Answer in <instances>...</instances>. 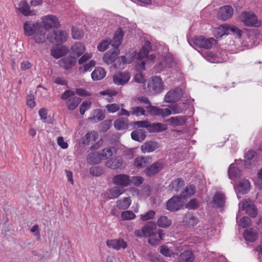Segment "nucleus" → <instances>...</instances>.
<instances>
[{
	"instance_id": "nucleus-1",
	"label": "nucleus",
	"mask_w": 262,
	"mask_h": 262,
	"mask_svg": "<svg viewBox=\"0 0 262 262\" xmlns=\"http://www.w3.org/2000/svg\"><path fill=\"white\" fill-rule=\"evenodd\" d=\"M61 98L66 101V105L69 110H75L81 101V99L75 96V92L71 90H66L62 94Z\"/></svg>"
},
{
	"instance_id": "nucleus-2",
	"label": "nucleus",
	"mask_w": 262,
	"mask_h": 262,
	"mask_svg": "<svg viewBox=\"0 0 262 262\" xmlns=\"http://www.w3.org/2000/svg\"><path fill=\"white\" fill-rule=\"evenodd\" d=\"M189 44L192 46H195L200 48L206 49H211L212 45L216 43V40L213 38H206L202 36H195L192 40L189 41Z\"/></svg>"
},
{
	"instance_id": "nucleus-3",
	"label": "nucleus",
	"mask_w": 262,
	"mask_h": 262,
	"mask_svg": "<svg viewBox=\"0 0 262 262\" xmlns=\"http://www.w3.org/2000/svg\"><path fill=\"white\" fill-rule=\"evenodd\" d=\"M68 37V33L66 31L53 30L48 34V40L52 43L60 45L67 40Z\"/></svg>"
},
{
	"instance_id": "nucleus-4",
	"label": "nucleus",
	"mask_w": 262,
	"mask_h": 262,
	"mask_svg": "<svg viewBox=\"0 0 262 262\" xmlns=\"http://www.w3.org/2000/svg\"><path fill=\"white\" fill-rule=\"evenodd\" d=\"M239 19L247 26L257 27L260 25V22L258 20L257 16L251 12H243Z\"/></svg>"
},
{
	"instance_id": "nucleus-5",
	"label": "nucleus",
	"mask_w": 262,
	"mask_h": 262,
	"mask_svg": "<svg viewBox=\"0 0 262 262\" xmlns=\"http://www.w3.org/2000/svg\"><path fill=\"white\" fill-rule=\"evenodd\" d=\"M184 204L182 196L176 195L167 201L166 209L171 212L177 211L183 207Z\"/></svg>"
},
{
	"instance_id": "nucleus-6",
	"label": "nucleus",
	"mask_w": 262,
	"mask_h": 262,
	"mask_svg": "<svg viewBox=\"0 0 262 262\" xmlns=\"http://www.w3.org/2000/svg\"><path fill=\"white\" fill-rule=\"evenodd\" d=\"M164 167V162L159 160L146 167L144 170V173L147 177H151L158 174L163 169Z\"/></svg>"
},
{
	"instance_id": "nucleus-7",
	"label": "nucleus",
	"mask_w": 262,
	"mask_h": 262,
	"mask_svg": "<svg viewBox=\"0 0 262 262\" xmlns=\"http://www.w3.org/2000/svg\"><path fill=\"white\" fill-rule=\"evenodd\" d=\"M145 107L147 113L151 115L160 116L164 118L171 114V111L168 108H161L151 104Z\"/></svg>"
},
{
	"instance_id": "nucleus-8",
	"label": "nucleus",
	"mask_w": 262,
	"mask_h": 262,
	"mask_svg": "<svg viewBox=\"0 0 262 262\" xmlns=\"http://www.w3.org/2000/svg\"><path fill=\"white\" fill-rule=\"evenodd\" d=\"M183 94L180 88H177L169 91L165 96L164 100L167 103H174L178 101L182 97Z\"/></svg>"
},
{
	"instance_id": "nucleus-9",
	"label": "nucleus",
	"mask_w": 262,
	"mask_h": 262,
	"mask_svg": "<svg viewBox=\"0 0 262 262\" xmlns=\"http://www.w3.org/2000/svg\"><path fill=\"white\" fill-rule=\"evenodd\" d=\"M148 88L154 93H160L163 90V83L162 79L159 76H155L150 81Z\"/></svg>"
},
{
	"instance_id": "nucleus-10",
	"label": "nucleus",
	"mask_w": 262,
	"mask_h": 262,
	"mask_svg": "<svg viewBox=\"0 0 262 262\" xmlns=\"http://www.w3.org/2000/svg\"><path fill=\"white\" fill-rule=\"evenodd\" d=\"M41 24L46 28V30L50 29L52 27L58 28L60 26L59 23L57 18L53 15H48L44 17Z\"/></svg>"
},
{
	"instance_id": "nucleus-11",
	"label": "nucleus",
	"mask_w": 262,
	"mask_h": 262,
	"mask_svg": "<svg viewBox=\"0 0 262 262\" xmlns=\"http://www.w3.org/2000/svg\"><path fill=\"white\" fill-rule=\"evenodd\" d=\"M38 29L34 33L33 35V39L37 43H42L44 42L46 39L48 40V35H47V30L46 28L41 24V26L38 27Z\"/></svg>"
},
{
	"instance_id": "nucleus-12",
	"label": "nucleus",
	"mask_w": 262,
	"mask_h": 262,
	"mask_svg": "<svg viewBox=\"0 0 262 262\" xmlns=\"http://www.w3.org/2000/svg\"><path fill=\"white\" fill-rule=\"evenodd\" d=\"M233 14V9L229 5L221 7L217 13V17L223 20H226L230 18Z\"/></svg>"
},
{
	"instance_id": "nucleus-13",
	"label": "nucleus",
	"mask_w": 262,
	"mask_h": 262,
	"mask_svg": "<svg viewBox=\"0 0 262 262\" xmlns=\"http://www.w3.org/2000/svg\"><path fill=\"white\" fill-rule=\"evenodd\" d=\"M130 77L128 72H118L113 76V81L117 85H123L129 81Z\"/></svg>"
},
{
	"instance_id": "nucleus-14",
	"label": "nucleus",
	"mask_w": 262,
	"mask_h": 262,
	"mask_svg": "<svg viewBox=\"0 0 262 262\" xmlns=\"http://www.w3.org/2000/svg\"><path fill=\"white\" fill-rule=\"evenodd\" d=\"M113 183L122 187L128 186L130 183L129 177L125 174H119L115 176L113 179Z\"/></svg>"
},
{
	"instance_id": "nucleus-15",
	"label": "nucleus",
	"mask_w": 262,
	"mask_h": 262,
	"mask_svg": "<svg viewBox=\"0 0 262 262\" xmlns=\"http://www.w3.org/2000/svg\"><path fill=\"white\" fill-rule=\"evenodd\" d=\"M41 24L39 23H34L32 21H26L24 24L25 35L29 36H32Z\"/></svg>"
},
{
	"instance_id": "nucleus-16",
	"label": "nucleus",
	"mask_w": 262,
	"mask_h": 262,
	"mask_svg": "<svg viewBox=\"0 0 262 262\" xmlns=\"http://www.w3.org/2000/svg\"><path fill=\"white\" fill-rule=\"evenodd\" d=\"M119 53V49L113 48L105 53L103 57V60L107 64H111L117 58Z\"/></svg>"
},
{
	"instance_id": "nucleus-17",
	"label": "nucleus",
	"mask_w": 262,
	"mask_h": 262,
	"mask_svg": "<svg viewBox=\"0 0 262 262\" xmlns=\"http://www.w3.org/2000/svg\"><path fill=\"white\" fill-rule=\"evenodd\" d=\"M58 64L60 67L65 70L72 68L76 62V57L75 56H69L65 57L58 61Z\"/></svg>"
},
{
	"instance_id": "nucleus-18",
	"label": "nucleus",
	"mask_w": 262,
	"mask_h": 262,
	"mask_svg": "<svg viewBox=\"0 0 262 262\" xmlns=\"http://www.w3.org/2000/svg\"><path fill=\"white\" fill-rule=\"evenodd\" d=\"M105 165L108 168L112 169H118L123 167V160L120 157H114L107 160Z\"/></svg>"
},
{
	"instance_id": "nucleus-19",
	"label": "nucleus",
	"mask_w": 262,
	"mask_h": 262,
	"mask_svg": "<svg viewBox=\"0 0 262 262\" xmlns=\"http://www.w3.org/2000/svg\"><path fill=\"white\" fill-rule=\"evenodd\" d=\"M245 165L246 168L255 166L257 163V154L253 150H249L245 156Z\"/></svg>"
},
{
	"instance_id": "nucleus-20",
	"label": "nucleus",
	"mask_w": 262,
	"mask_h": 262,
	"mask_svg": "<svg viewBox=\"0 0 262 262\" xmlns=\"http://www.w3.org/2000/svg\"><path fill=\"white\" fill-rule=\"evenodd\" d=\"M106 244L108 247L116 250H119L121 248L125 249L127 246L126 242L122 238L108 240L106 242Z\"/></svg>"
},
{
	"instance_id": "nucleus-21",
	"label": "nucleus",
	"mask_w": 262,
	"mask_h": 262,
	"mask_svg": "<svg viewBox=\"0 0 262 262\" xmlns=\"http://www.w3.org/2000/svg\"><path fill=\"white\" fill-rule=\"evenodd\" d=\"M123 35L124 33L122 30L118 29L115 33L113 38L109 40L110 44L113 47V48L118 49L119 46L122 42Z\"/></svg>"
},
{
	"instance_id": "nucleus-22",
	"label": "nucleus",
	"mask_w": 262,
	"mask_h": 262,
	"mask_svg": "<svg viewBox=\"0 0 262 262\" xmlns=\"http://www.w3.org/2000/svg\"><path fill=\"white\" fill-rule=\"evenodd\" d=\"M125 191V189L121 186H116L109 189L107 192V196L109 199L118 198Z\"/></svg>"
},
{
	"instance_id": "nucleus-23",
	"label": "nucleus",
	"mask_w": 262,
	"mask_h": 262,
	"mask_svg": "<svg viewBox=\"0 0 262 262\" xmlns=\"http://www.w3.org/2000/svg\"><path fill=\"white\" fill-rule=\"evenodd\" d=\"M186 121L185 116L172 117L165 120L169 124L173 127L182 126L184 125Z\"/></svg>"
},
{
	"instance_id": "nucleus-24",
	"label": "nucleus",
	"mask_w": 262,
	"mask_h": 262,
	"mask_svg": "<svg viewBox=\"0 0 262 262\" xmlns=\"http://www.w3.org/2000/svg\"><path fill=\"white\" fill-rule=\"evenodd\" d=\"M244 237L246 241L253 242L257 239L258 233L256 230L250 228L244 231Z\"/></svg>"
},
{
	"instance_id": "nucleus-25",
	"label": "nucleus",
	"mask_w": 262,
	"mask_h": 262,
	"mask_svg": "<svg viewBox=\"0 0 262 262\" xmlns=\"http://www.w3.org/2000/svg\"><path fill=\"white\" fill-rule=\"evenodd\" d=\"M159 147V144L157 142L149 141L144 143L141 147V151L143 153L154 151Z\"/></svg>"
},
{
	"instance_id": "nucleus-26",
	"label": "nucleus",
	"mask_w": 262,
	"mask_h": 262,
	"mask_svg": "<svg viewBox=\"0 0 262 262\" xmlns=\"http://www.w3.org/2000/svg\"><path fill=\"white\" fill-rule=\"evenodd\" d=\"M151 158L150 157H138L134 161V165L137 168H142L146 167L148 164H150Z\"/></svg>"
},
{
	"instance_id": "nucleus-27",
	"label": "nucleus",
	"mask_w": 262,
	"mask_h": 262,
	"mask_svg": "<svg viewBox=\"0 0 262 262\" xmlns=\"http://www.w3.org/2000/svg\"><path fill=\"white\" fill-rule=\"evenodd\" d=\"M225 196L221 192H216L213 196V206L217 208H222L225 205Z\"/></svg>"
},
{
	"instance_id": "nucleus-28",
	"label": "nucleus",
	"mask_w": 262,
	"mask_h": 262,
	"mask_svg": "<svg viewBox=\"0 0 262 262\" xmlns=\"http://www.w3.org/2000/svg\"><path fill=\"white\" fill-rule=\"evenodd\" d=\"M150 50H151L150 42L146 40L138 53V59L141 60L147 57Z\"/></svg>"
},
{
	"instance_id": "nucleus-29",
	"label": "nucleus",
	"mask_w": 262,
	"mask_h": 262,
	"mask_svg": "<svg viewBox=\"0 0 262 262\" xmlns=\"http://www.w3.org/2000/svg\"><path fill=\"white\" fill-rule=\"evenodd\" d=\"M250 184L247 179H242L237 186V191L242 194L247 193L250 190Z\"/></svg>"
},
{
	"instance_id": "nucleus-30",
	"label": "nucleus",
	"mask_w": 262,
	"mask_h": 262,
	"mask_svg": "<svg viewBox=\"0 0 262 262\" xmlns=\"http://www.w3.org/2000/svg\"><path fill=\"white\" fill-rule=\"evenodd\" d=\"M183 222L185 225L193 227L198 224V219L193 216L192 213H187L184 215Z\"/></svg>"
},
{
	"instance_id": "nucleus-31",
	"label": "nucleus",
	"mask_w": 262,
	"mask_h": 262,
	"mask_svg": "<svg viewBox=\"0 0 262 262\" xmlns=\"http://www.w3.org/2000/svg\"><path fill=\"white\" fill-rule=\"evenodd\" d=\"M242 208L243 210H245L247 213L251 217H255L257 214L255 206L253 204H248L247 201L243 202Z\"/></svg>"
},
{
	"instance_id": "nucleus-32",
	"label": "nucleus",
	"mask_w": 262,
	"mask_h": 262,
	"mask_svg": "<svg viewBox=\"0 0 262 262\" xmlns=\"http://www.w3.org/2000/svg\"><path fill=\"white\" fill-rule=\"evenodd\" d=\"M193 253L189 250H186L181 253L178 257L180 262H193L194 260Z\"/></svg>"
},
{
	"instance_id": "nucleus-33",
	"label": "nucleus",
	"mask_w": 262,
	"mask_h": 262,
	"mask_svg": "<svg viewBox=\"0 0 262 262\" xmlns=\"http://www.w3.org/2000/svg\"><path fill=\"white\" fill-rule=\"evenodd\" d=\"M71 50L72 53L76 56L77 58L83 53L85 51V47L82 43L78 42L73 45Z\"/></svg>"
},
{
	"instance_id": "nucleus-34",
	"label": "nucleus",
	"mask_w": 262,
	"mask_h": 262,
	"mask_svg": "<svg viewBox=\"0 0 262 262\" xmlns=\"http://www.w3.org/2000/svg\"><path fill=\"white\" fill-rule=\"evenodd\" d=\"M242 175V171L237 167L234 166V164L230 165L228 169V176L229 179L235 180L241 177Z\"/></svg>"
},
{
	"instance_id": "nucleus-35",
	"label": "nucleus",
	"mask_w": 262,
	"mask_h": 262,
	"mask_svg": "<svg viewBox=\"0 0 262 262\" xmlns=\"http://www.w3.org/2000/svg\"><path fill=\"white\" fill-rule=\"evenodd\" d=\"M167 128V124L161 123H149L148 130L150 132H162L166 130Z\"/></svg>"
},
{
	"instance_id": "nucleus-36",
	"label": "nucleus",
	"mask_w": 262,
	"mask_h": 262,
	"mask_svg": "<svg viewBox=\"0 0 262 262\" xmlns=\"http://www.w3.org/2000/svg\"><path fill=\"white\" fill-rule=\"evenodd\" d=\"M67 53V50L64 47H53L51 49V55L56 58H59L64 56Z\"/></svg>"
},
{
	"instance_id": "nucleus-37",
	"label": "nucleus",
	"mask_w": 262,
	"mask_h": 262,
	"mask_svg": "<svg viewBox=\"0 0 262 262\" xmlns=\"http://www.w3.org/2000/svg\"><path fill=\"white\" fill-rule=\"evenodd\" d=\"M184 186V182L181 178H177L172 181L169 185V189L172 191L178 192Z\"/></svg>"
},
{
	"instance_id": "nucleus-38",
	"label": "nucleus",
	"mask_w": 262,
	"mask_h": 262,
	"mask_svg": "<svg viewBox=\"0 0 262 262\" xmlns=\"http://www.w3.org/2000/svg\"><path fill=\"white\" fill-rule=\"evenodd\" d=\"M128 119L125 117H120L114 122L115 127L118 130H123L128 127Z\"/></svg>"
},
{
	"instance_id": "nucleus-39",
	"label": "nucleus",
	"mask_w": 262,
	"mask_h": 262,
	"mask_svg": "<svg viewBox=\"0 0 262 262\" xmlns=\"http://www.w3.org/2000/svg\"><path fill=\"white\" fill-rule=\"evenodd\" d=\"M106 75L104 69L101 67H98L92 73L91 77L94 80H99L103 78Z\"/></svg>"
},
{
	"instance_id": "nucleus-40",
	"label": "nucleus",
	"mask_w": 262,
	"mask_h": 262,
	"mask_svg": "<svg viewBox=\"0 0 262 262\" xmlns=\"http://www.w3.org/2000/svg\"><path fill=\"white\" fill-rule=\"evenodd\" d=\"M146 134L143 129H137L133 131L131 133L132 138L135 141L141 142L146 138Z\"/></svg>"
},
{
	"instance_id": "nucleus-41",
	"label": "nucleus",
	"mask_w": 262,
	"mask_h": 262,
	"mask_svg": "<svg viewBox=\"0 0 262 262\" xmlns=\"http://www.w3.org/2000/svg\"><path fill=\"white\" fill-rule=\"evenodd\" d=\"M101 156L99 152H91L88 156V162L91 164L99 163L101 161Z\"/></svg>"
},
{
	"instance_id": "nucleus-42",
	"label": "nucleus",
	"mask_w": 262,
	"mask_h": 262,
	"mask_svg": "<svg viewBox=\"0 0 262 262\" xmlns=\"http://www.w3.org/2000/svg\"><path fill=\"white\" fill-rule=\"evenodd\" d=\"M195 191L196 190L195 186L192 185H190L186 187L185 189L182 192L180 195L182 196L183 199L185 200L187 197H190L193 195L195 193Z\"/></svg>"
},
{
	"instance_id": "nucleus-43",
	"label": "nucleus",
	"mask_w": 262,
	"mask_h": 262,
	"mask_svg": "<svg viewBox=\"0 0 262 262\" xmlns=\"http://www.w3.org/2000/svg\"><path fill=\"white\" fill-rule=\"evenodd\" d=\"M18 10L25 16H29L32 15V11L30 10V7L26 1H22L19 3Z\"/></svg>"
},
{
	"instance_id": "nucleus-44",
	"label": "nucleus",
	"mask_w": 262,
	"mask_h": 262,
	"mask_svg": "<svg viewBox=\"0 0 262 262\" xmlns=\"http://www.w3.org/2000/svg\"><path fill=\"white\" fill-rule=\"evenodd\" d=\"M227 34H232L236 36V37L240 38L243 34V31L240 30L238 28L234 26H230L226 25Z\"/></svg>"
},
{
	"instance_id": "nucleus-45",
	"label": "nucleus",
	"mask_w": 262,
	"mask_h": 262,
	"mask_svg": "<svg viewBox=\"0 0 262 262\" xmlns=\"http://www.w3.org/2000/svg\"><path fill=\"white\" fill-rule=\"evenodd\" d=\"M131 204V200L129 198H124L122 200H119L117 202V206L120 209H126Z\"/></svg>"
},
{
	"instance_id": "nucleus-46",
	"label": "nucleus",
	"mask_w": 262,
	"mask_h": 262,
	"mask_svg": "<svg viewBox=\"0 0 262 262\" xmlns=\"http://www.w3.org/2000/svg\"><path fill=\"white\" fill-rule=\"evenodd\" d=\"M157 224L160 227L166 228L171 225V221L166 216H161L158 219Z\"/></svg>"
},
{
	"instance_id": "nucleus-47",
	"label": "nucleus",
	"mask_w": 262,
	"mask_h": 262,
	"mask_svg": "<svg viewBox=\"0 0 262 262\" xmlns=\"http://www.w3.org/2000/svg\"><path fill=\"white\" fill-rule=\"evenodd\" d=\"M130 112L131 115H135L136 116H140L141 115L145 116H147L145 109L143 107L140 106L130 108Z\"/></svg>"
},
{
	"instance_id": "nucleus-48",
	"label": "nucleus",
	"mask_w": 262,
	"mask_h": 262,
	"mask_svg": "<svg viewBox=\"0 0 262 262\" xmlns=\"http://www.w3.org/2000/svg\"><path fill=\"white\" fill-rule=\"evenodd\" d=\"M90 173L94 176L99 177L101 176L104 172L102 167L100 166H94L91 167L89 170Z\"/></svg>"
},
{
	"instance_id": "nucleus-49",
	"label": "nucleus",
	"mask_w": 262,
	"mask_h": 262,
	"mask_svg": "<svg viewBox=\"0 0 262 262\" xmlns=\"http://www.w3.org/2000/svg\"><path fill=\"white\" fill-rule=\"evenodd\" d=\"M115 150L114 147H109L103 149L101 152H100V155L101 156V160L103 159H106L111 157H112L113 155V151Z\"/></svg>"
},
{
	"instance_id": "nucleus-50",
	"label": "nucleus",
	"mask_w": 262,
	"mask_h": 262,
	"mask_svg": "<svg viewBox=\"0 0 262 262\" xmlns=\"http://www.w3.org/2000/svg\"><path fill=\"white\" fill-rule=\"evenodd\" d=\"M200 206V203L198 200L195 198L192 199L186 205V207L188 209L195 210Z\"/></svg>"
},
{
	"instance_id": "nucleus-51",
	"label": "nucleus",
	"mask_w": 262,
	"mask_h": 262,
	"mask_svg": "<svg viewBox=\"0 0 262 262\" xmlns=\"http://www.w3.org/2000/svg\"><path fill=\"white\" fill-rule=\"evenodd\" d=\"M236 219L238 225L243 228H246L251 226V219L249 217L244 216L239 221L237 216Z\"/></svg>"
},
{
	"instance_id": "nucleus-52",
	"label": "nucleus",
	"mask_w": 262,
	"mask_h": 262,
	"mask_svg": "<svg viewBox=\"0 0 262 262\" xmlns=\"http://www.w3.org/2000/svg\"><path fill=\"white\" fill-rule=\"evenodd\" d=\"M226 24L221 25L219 28L215 29V35L216 38L221 37L224 35H228Z\"/></svg>"
},
{
	"instance_id": "nucleus-53",
	"label": "nucleus",
	"mask_w": 262,
	"mask_h": 262,
	"mask_svg": "<svg viewBox=\"0 0 262 262\" xmlns=\"http://www.w3.org/2000/svg\"><path fill=\"white\" fill-rule=\"evenodd\" d=\"M121 217L124 220H130L134 219L136 215L132 211L127 210L122 212Z\"/></svg>"
},
{
	"instance_id": "nucleus-54",
	"label": "nucleus",
	"mask_w": 262,
	"mask_h": 262,
	"mask_svg": "<svg viewBox=\"0 0 262 262\" xmlns=\"http://www.w3.org/2000/svg\"><path fill=\"white\" fill-rule=\"evenodd\" d=\"M110 45L111 44L108 40H104L98 45L97 49L99 51L104 52L108 48Z\"/></svg>"
},
{
	"instance_id": "nucleus-55",
	"label": "nucleus",
	"mask_w": 262,
	"mask_h": 262,
	"mask_svg": "<svg viewBox=\"0 0 262 262\" xmlns=\"http://www.w3.org/2000/svg\"><path fill=\"white\" fill-rule=\"evenodd\" d=\"M171 112V114H180L183 112V108L180 104L171 105L169 108Z\"/></svg>"
},
{
	"instance_id": "nucleus-56",
	"label": "nucleus",
	"mask_w": 262,
	"mask_h": 262,
	"mask_svg": "<svg viewBox=\"0 0 262 262\" xmlns=\"http://www.w3.org/2000/svg\"><path fill=\"white\" fill-rule=\"evenodd\" d=\"M72 36L74 39H79L83 36V32L75 28H73L72 30Z\"/></svg>"
},
{
	"instance_id": "nucleus-57",
	"label": "nucleus",
	"mask_w": 262,
	"mask_h": 262,
	"mask_svg": "<svg viewBox=\"0 0 262 262\" xmlns=\"http://www.w3.org/2000/svg\"><path fill=\"white\" fill-rule=\"evenodd\" d=\"M156 214V212L153 210H149L146 212L145 214L141 215L140 219L142 221H147L150 219H152L154 217Z\"/></svg>"
},
{
	"instance_id": "nucleus-58",
	"label": "nucleus",
	"mask_w": 262,
	"mask_h": 262,
	"mask_svg": "<svg viewBox=\"0 0 262 262\" xmlns=\"http://www.w3.org/2000/svg\"><path fill=\"white\" fill-rule=\"evenodd\" d=\"M160 253L167 257H171L173 253L172 251L168 249L166 246H162L160 248Z\"/></svg>"
},
{
	"instance_id": "nucleus-59",
	"label": "nucleus",
	"mask_w": 262,
	"mask_h": 262,
	"mask_svg": "<svg viewBox=\"0 0 262 262\" xmlns=\"http://www.w3.org/2000/svg\"><path fill=\"white\" fill-rule=\"evenodd\" d=\"M168 68H171L174 64L173 58L171 54H167L164 59Z\"/></svg>"
},
{
	"instance_id": "nucleus-60",
	"label": "nucleus",
	"mask_w": 262,
	"mask_h": 262,
	"mask_svg": "<svg viewBox=\"0 0 262 262\" xmlns=\"http://www.w3.org/2000/svg\"><path fill=\"white\" fill-rule=\"evenodd\" d=\"M91 103L88 101H83L80 107V113L81 115H83L85 111L90 108Z\"/></svg>"
},
{
	"instance_id": "nucleus-61",
	"label": "nucleus",
	"mask_w": 262,
	"mask_h": 262,
	"mask_svg": "<svg viewBox=\"0 0 262 262\" xmlns=\"http://www.w3.org/2000/svg\"><path fill=\"white\" fill-rule=\"evenodd\" d=\"M27 104L30 107H33L35 105L34 101V96L32 94H30L27 96Z\"/></svg>"
},
{
	"instance_id": "nucleus-62",
	"label": "nucleus",
	"mask_w": 262,
	"mask_h": 262,
	"mask_svg": "<svg viewBox=\"0 0 262 262\" xmlns=\"http://www.w3.org/2000/svg\"><path fill=\"white\" fill-rule=\"evenodd\" d=\"M144 179L139 176H135L132 177L130 179V182L133 183L135 186H139L143 183Z\"/></svg>"
},
{
	"instance_id": "nucleus-63",
	"label": "nucleus",
	"mask_w": 262,
	"mask_h": 262,
	"mask_svg": "<svg viewBox=\"0 0 262 262\" xmlns=\"http://www.w3.org/2000/svg\"><path fill=\"white\" fill-rule=\"evenodd\" d=\"M106 108L110 113H115L119 109V106L116 103L108 104L106 105Z\"/></svg>"
},
{
	"instance_id": "nucleus-64",
	"label": "nucleus",
	"mask_w": 262,
	"mask_h": 262,
	"mask_svg": "<svg viewBox=\"0 0 262 262\" xmlns=\"http://www.w3.org/2000/svg\"><path fill=\"white\" fill-rule=\"evenodd\" d=\"M92 139H94L93 136L92 134L88 133L83 138L82 142L84 144L89 145Z\"/></svg>"
}]
</instances>
